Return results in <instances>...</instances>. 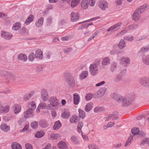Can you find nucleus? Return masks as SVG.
Returning <instances> with one entry per match:
<instances>
[{
	"instance_id": "obj_22",
	"label": "nucleus",
	"mask_w": 149,
	"mask_h": 149,
	"mask_svg": "<svg viewBox=\"0 0 149 149\" xmlns=\"http://www.w3.org/2000/svg\"><path fill=\"white\" fill-rule=\"evenodd\" d=\"M12 149H22V147L20 144L14 142L11 145Z\"/></svg>"
},
{
	"instance_id": "obj_3",
	"label": "nucleus",
	"mask_w": 149,
	"mask_h": 149,
	"mask_svg": "<svg viewBox=\"0 0 149 149\" xmlns=\"http://www.w3.org/2000/svg\"><path fill=\"white\" fill-rule=\"evenodd\" d=\"M58 100L55 97L52 96L50 97L48 100L49 103L47 107V109L53 110L55 107L58 105Z\"/></svg>"
},
{
	"instance_id": "obj_59",
	"label": "nucleus",
	"mask_w": 149,
	"mask_h": 149,
	"mask_svg": "<svg viewBox=\"0 0 149 149\" xmlns=\"http://www.w3.org/2000/svg\"><path fill=\"white\" fill-rule=\"evenodd\" d=\"M25 147L26 149H33L32 146L29 143H26L25 144Z\"/></svg>"
},
{
	"instance_id": "obj_54",
	"label": "nucleus",
	"mask_w": 149,
	"mask_h": 149,
	"mask_svg": "<svg viewBox=\"0 0 149 149\" xmlns=\"http://www.w3.org/2000/svg\"><path fill=\"white\" fill-rule=\"evenodd\" d=\"M149 142V139L147 138H145L142 140L141 143V144L143 145L145 144H147Z\"/></svg>"
},
{
	"instance_id": "obj_39",
	"label": "nucleus",
	"mask_w": 149,
	"mask_h": 149,
	"mask_svg": "<svg viewBox=\"0 0 149 149\" xmlns=\"http://www.w3.org/2000/svg\"><path fill=\"white\" fill-rule=\"evenodd\" d=\"M45 132L43 131H40L37 132L35 134V137L37 138H40L42 137L44 135Z\"/></svg>"
},
{
	"instance_id": "obj_48",
	"label": "nucleus",
	"mask_w": 149,
	"mask_h": 149,
	"mask_svg": "<svg viewBox=\"0 0 149 149\" xmlns=\"http://www.w3.org/2000/svg\"><path fill=\"white\" fill-rule=\"evenodd\" d=\"M93 95L92 94L89 93L87 94L85 96V98L87 101L90 100L93 97Z\"/></svg>"
},
{
	"instance_id": "obj_16",
	"label": "nucleus",
	"mask_w": 149,
	"mask_h": 149,
	"mask_svg": "<svg viewBox=\"0 0 149 149\" xmlns=\"http://www.w3.org/2000/svg\"><path fill=\"white\" fill-rule=\"evenodd\" d=\"M58 146L60 149H68L67 144L63 141H60L58 143Z\"/></svg>"
},
{
	"instance_id": "obj_55",
	"label": "nucleus",
	"mask_w": 149,
	"mask_h": 149,
	"mask_svg": "<svg viewBox=\"0 0 149 149\" xmlns=\"http://www.w3.org/2000/svg\"><path fill=\"white\" fill-rule=\"evenodd\" d=\"M42 66L41 65H39L37 66L36 71L37 72H41L42 71Z\"/></svg>"
},
{
	"instance_id": "obj_49",
	"label": "nucleus",
	"mask_w": 149,
	"mask_h": 149,
	"mask_svg": "<svg viewBox=\"0 0 149 149\" xmlns=\"http://www.w3.org/2000/svg\"><path fill=\"white\" fill-rule=\"evenodd\" d=\"M72 49L71 47L67 48L65 49H64L63 50V52L66 54H68L70 52H71Z\"/></svg>"
},
{
	"instance_id": "obj_13",
	"label": "nucleus",
	"mask_w": 149,
	"mask_h": 149,
	"mask_svg": "<svg viewBox=\"0 0 149 149\" xmlns=\"http://www.w3.org/2000/svg\"><path fill=\"white\" fill-rule=\"evenodd\" d=\"M1 34V37L4 39L8 40L12 37V35L9 34L8 32L5 31H2Z\"/></svg>"
},
{
	"instance_id": "obj_46",
	"label": "nucleus",
	"mask_w": 149,
	"mask_h": 149,
	"mask_svg": "<svg viewBox=\"0 0 149 149\" xmlns=\"http://www.w3.org/2000/svg\"><path fill=\"white\" fill-rule=\"evenodd\" d=\"M38 125V123L37 122H33L31 124V127L33 129H36Z\"/></svg>"
},
{
	"instance_id": "obj_4",
	"label": "nucleus",
	"mask_w": 149,
	"mask_h": 149,
	"mask_svg": "<svg viewBox=\"0 0 149 149\" xmlns=\"http://www.w3.org/2000/svg\"><path fill=\"white\" fill-rule=\"evenodd\" d=\"M134 100L133 96H131L130 97H123L122 101V105L127 106L130 105Z\"/></svg>"
},
{
	"instance_id": "obj_28",
	"label": "nucleus",
	"mask_w": 149,
	"mask_h": 149,
	"mask_svg": "<svg viewBox=\"0 0 149 149\" xmlns=\"http://www.w3.org/2000/svg\"><path fill=\"white\" fill-rule=\"evenodd\" d=\"M14 112L15 114H18L21 111V107L19 105H15L14 106Z\"/></svg>"
},
{
	"instance_id": "obj_37",
	"label": "nucleus",
	"mask_w": 149,
	"mask_h": 149,
	"mask_svg": "<svg viewBox=\"0 0 149 149\" xmlns=\"http://www.w3.org/2000/svg\"><path fill=\"white\" fill-rule=\"evenodd\" d=\"M43 18L41 17L38 20L37 22H36V25L37 26L40 27L43 24Z\"/></svg>"
},
{
	"instance_id": "obj_58",
	"label": "nucleus",
	"mask_w": 149,
	"mask_h": 149,
	"mask_svg": "<svg viewBox=\"0 0 149 149\" xmlns=\"http://www.w3.org/2000/svg\"><path fill=\"white\" fill-rule=\"evenodd\" d=\"M97 34V33L95 32L93 34L92 36L89 38L88 40V41H90L93 39L95 36H96Z\"/></svg>"
},
{
	"instance_id": "obj_36",
	"label": "nucleus",
	"mask_w": 149,
	"mask_h": 149,
	"mask_svg": "<svg viewBox=\"0 0 149 149\" xmlns=\"http://www.w3.org/2000/svg\"><path fill=\"white\" fill-rule=\"evenodd\" d=\"M117 63L116 62H113L111 64L110 70L111 72H113L117 68Z\"/></svg>"
},
{
	"instance_id": "obj_24",
	"label": "nucleus",
	"mask_w": 149,
	"mask_h": 149,
	"mask_svg": "<svg viewBox=\"0 0 149 149\" xmlns=\"http://www.w3.org/2000/svg\"><path fill=\"white\" fill-rule=\"evenodd\" d=\"M61 126V123L59 121H57L55 123L53 129L54 130H56L59 129Z\"/></svg>"
},
{
	"instance_id": "obj_2",
	"label": "nucleus",
	"mask_w": 149,
	"mask_h": 149,
	"mask_svg": "<svg viewBox=\"0 0 149 149\" xmlns=\"http://www.w3.org/2000/svg\"><path fill=\"white\" fill-rule=\"evenodd\" d=\"M31 108H29L24 113V117L25 118H31L34 116L33 110L35 109L36 106L34 102L33 101L31 102Z\"/></svg>"
},
{
	"instance_id": "obj_35",
	"label": "nucleus",
	"mask_w": 149,
	"mask_h": 149,
	"mask_svg": "<svg viewBox=\"0 0 149 149\" xmlns=\"http://www.w3.org/2000/svg\"><path fill=\"white\" fill-rule=\"evenodd\" d=\"M146 8L147 6H141L138 9H136V10H137L139 13L141 14L146 10Z\"/></svg>"
},
{
	"instance_id": "obj_14",
	"label": "nucleus",
	"mask_w": 149,
	"mask_h": 149,
	"mask_svg": "<svg viewBox=\"0 0 149 149\" xmlns=\"http://www.w3.org/2000/svg\"><path fill=\"white\" fill-rule=\"evenodd\" d=\"M140 14L139 13L137 10L136 9L133 15L132 16V19L135 21L138 20L140 17Z\"/></svg>"
},
{
	"instance_id": "obj_20",
	"label": "nucleus",
	"mask_w": 149,
	"mask_h": 149,
	"mask_svg": "<svg viewBox=\"0 0 149 149\" xmlns=\"http://www.w3.org/2000/svg\"><path fill=\"white\" fill-rule=\"evenodd\" d=\"M40 126L42 128H45L47 127L48 125L47 121L45 120H42L39 123Z\"/></svg>"
},
{
	"instance_id": "obj_21",
	"label": "nucleus",
	"mask_w": 149,
	"mask_h": 149,
	"mask_svg": "<svg viewBox=\"0 0 149 149\" xmlns=\"http://www.w3.org/2000/svg\"><path fill=\"white\" fill-rule=\"evenodd\" d=\"M21 28V24L20 23L17 22L16 23L13 24L12 29L15 31H17Z\"/></svg>"
},
{
	"instance_id": "obj_42",
	"label": "nucleus",
	"mask_w": 149,
	"mask_h": 149,
	"mask_svg": "<svg viewBox=\"0 0 149 149\" xmlns=\"http://www.w3.org/2000/svg\"><path fill=\"white\" fill-rule=\"evenodd\" d=\"M133 139V136H130L128 138L125 144V146H129L131 143V141Z\"/></svg>"
},
{
	"instance_id": "obj_32",
	"label": "nucleus",
	"mask_w": 149,
	"mask_h": 149,
	"mask_svg": "<svg viewBox=\"0 0 149 149\" xmlns=\"http://www.w3.org/2000/svg\"><path fill=\"white\" fill-rule=\"evenodd\" d=\"M106 90V88L105 87L103 88L102 89L99 90L97 92V95H98V97H101L105 93V91Z\"/></svg>"
},
{
	"instance_id": "obj_57",
	"label": "nucleus",
	"mask_w": 149,
	"mask_h": 149,
	"mask_svg": "<svg viewBox=\"0 0 149 149\" xmlns=\"http://www.w3.org/2000/svg\"><path fill=\"white\" fill-rule=\"evenodd\" d=\"M129 27L130 29H135L138 27V24H133L130 26Z\"/></svg>"
},
{
	"instance_id": "obj_17",
	"label": "nucleus",
	"mask_w": 149,
	"mask_h": 149,
	"mask_svg": "<svg viewBox=\"0 0 149 149\" xmlns=\"http://www.w3.org/2000/svg\"><path fill=\"white\" fill-rule=\"evenodd\" d=\"M142 61L145 65H149V55H143L142 57Z\"/></svg>"
},
{
	"instance_id": "obj_51",
	"label": "nucleus",
	"mask_w": 149,
	"mask_h": 149,
	"mask_svg": "<svg viewBox=\"0 0 149 149\" xmlns=\"http://www.w3.org/2000/svg\"><path fill=\"white\" fill-rule=\"evenodd\" d=\"M122 79V76L120 74L117 75L114 79V81L118 82L121 80Z\"/></svg>"
},
{
	"instance_id": "obj_44",
	"label": "nucleus",
	"mask_w": 149,
	"mask_h": 149,
	"mask_svg": "<svg viewBox=\"0 0 149 149\" xmlns=\"http://www.w3.org/2000/svg\"><path fill=\"white\" fill-rule=\"evenodd\" d=\"M35 57V54L33 52H31L29 56L28 59L30 61H33Z\"/></svg>"
},
{
	"instance_id": "obj_45",
	"label": "nucleus",
	"mask_w": 149,
	"mask_h": 149,
	"mask_svg": "<svg viewBox=\"0 0 149 149\" xmlns=\"http://www.w3.org/2000/svg\"><path fill=\"white\" fill-rule=\"evenodd\" d=\"M33 93H32L25 94L24 97V100H28L33 95Z\"/></svg>"
},
{
	"instance_id": "obj_47",
	"label": "nucleus",
	"mask_w": 149,
	"mask_h": 149,
	"mask_svg": "<svg viewBox=\"0 0 149 149\" xmlns=\"http://www.w3.org/2000/svg\"><path fill=\"white\" fill-rule=\"evenodd\" d=\"M47 106L46 104L45 103H40L38 106V107L39 109H45V108L47 109Z\"/></svg>"
},
{
	"instance_id": "obj_40",
	"label": "nucleus",
	"mask_w": 149,
	"mask_h": 149,
	"mask_svg": "<svg viewBox=\"0 0 149 149\" xmlns=\"http://www.w3.org/2000/svg\"><path fill=\"white\" fill-rule=\"evenodd\" d=\"M104 109L103 107H96L94 109V112L95 113H99L104 111Z\"/></svg>"
},
{
	"instance_id": "obj_41",
	"label": "nucleus",
	"mask_w": 149,
	"mask_h": 149,
	"mask_svg": "<svg viewBox=\"0 0 149 149\" xmlns=\"http://www.w3.org/2000/svg\"><path fill=\"white\" fill-rule=\"evenodd\" d=\"M80 0H72L71 4L72 8H74L80 2Z\"/></svg>"
},
{
	"instance_id": "obj_1",
	"label": "nucleus",
	"mask_w": 149,
	"mask_h": 149,
	"mask_svg": "<svg viewBox=\"0 0 149 149\" xmlns=\"http://www.w3.org/2000/svg\"><path fill=\"white\" fill-rule=\"evenodd\" d=\"M64 77L65 81L68 85L71 88L74 87L75 85V81L72 75L68 72H65Z\"/></svg>"
},
{
	"instance_id": "obj_30",
	"label": "nucleus",
	"mask_w": 149,
	"mask_h": 149,
	"mask_svg": "<svg viewBox=\"0 0 149 149\" xmlns=\"http://www.w3.org/2000/svg\"><path fill=\"white\" fill-rule=\"evenodd\" d=\"M149 50V45L142 47L139 51V53H143L146 52Z\"/></svg>"
},
{
	"instance_id": "obj_60",
	"label": "nucleus",
	"mask_w": 149,
	"mask_h": 149,
	"mask_svg": "<svg viewBox=\"0 0 149 149\" xmlns=\"http://www.w3.org/2000/svg\"><path fill=\"white\" fill-rule=\"evenodd\" d=\"M7 15L5 13L0 12V17L3 19L6 18Z\"/></svg>"
},
{
	"instance_id": "obj_19",
	"label": "nucleus",
	"mask_w": 149,
	"mask_h": 149,
	"mask_svg": "<svg viewBox=\"0 0 149 149\" xmlns=\"http://www.w3.org/2000/svg\"><path fill=\"white\" fill-rule=\"evenodd\" d=\"M81 6L83 9H87L88 6V1L87 0H82L81 2Z\"/></svg>"
},
{
	"instance_id": "obj_64",
	"label": "nucleus",
	"mask_w": 149,
	"mask_h": 149,
	"mask_svg": "<svg viewBox=\"0 0 149 149\" xmlns=\"http://www.w3.org/2000/svg\"><path fill=\"white\" fill-rule=\"evenodd\" d=\"M52 18L51 16L48 17L47 19V22L48 24H50L52 23Z\"/></svg>"
},
{
	"instance_id": "obj_8",
	"label": "nucleus",
	"mask_w": 149,
	"mask_h": 149,
	"mask_svg": "<svg viewBox=\"0 0 149 149\" xmlns=\"http://www.w3.org/2000/svg\"><path fill=\"white\" fill-rule=\"evenodd\" d=\"M111 97L113 99L119 102H122L123 97V96L115 93L111 95Z\"/></svg>"
},
{
	"instance_id": "obj_29",
	"label": "nucleus",
	"mask_w": 149,
	"mask_h": 149,
	"mask_svg": "<svg viewBox=\"0 0 149 149\" xmlns=\"http://www.w3.org/2000/svg\"><path fill=\"white\" fill-rule=\"evenodd\" d=\"M70 116V112L68 111H65L61 115V117L64 118H68Z\"/></svg>"
},
{
	"instance_id": "obj_15",
	"label": "nucleus",
	"mask_w": 149,
	"mask_h": 149,
	"mask_svg": "<svg viewBox=\"0 0 149 149\" xmlns=\"http://www.w3.org/2000/svg\"><path fill=\"white\" fill-rule=\"evenodd\" d=\"M73 96L74 103L75 105H77L79 102V96L77 93H75L74 94Z\"/></svg>"
},
{
	"instance_id": "obj_63",
	"label": "nucleus",
	"mask_w": 149,
	"mask_h": 149,
	"mask_svg": "<svg viewBox=\"0 0 149 149\" xmlns=\"http://www.w3.org/2000/svg\"><path fill=\"white\" fill-rule=\"evenodd\" d=\"M95 0H89V3L90 6H93L95 4Z\"/></svg>"
},
{
	"instance_id": "obj_38",
	"label": "nucleus",
	"mask_w": 149,
	"mask_h": 149,
	"mask_svg": "<svg viewBox=\"0 0 149 149\" xmlns=\"http://www.w3.org/2000/svg\"><path fill=\"white\" fill-rule=\"evenodd\" d=\"M125 46L126 44L125 42L123 39H121L120 40V42L118 45V46L120 49L123 48Z\"/></svg>"
},
{
	"instance_id": "obj_9",
	"label": "nucleus",
	"mask_w": 149,
	"mask_h": 149,
	"mask_svg": "<svg viewBox=\"0 0 149 149\" xmlns=\"http://www.w3.org/2000/svg\"><path fill=\"white\" fill-rule=\"evenodd\" d=\"M71 21L72 22H76L79 18V14L77 13L72 12L70 15Z\"/></svg>"
},
{
	"instance_id": "obj_62",
	"label": "nucleus",
	"mask_w": 149,
	"mask_h": 149,
	"mask_svg": "<svg viewBox=\"0 0 149 149\" xmlns=\"http://www.w3.org/2000/svg\"><path fill=\"white\" fill-rule=\"evenodd\" d=\"M60 137V135L56 133L53 135V138L54 139H59Z\"/></svg>"
},
{
	"instance_id": "obj_33",
	"label": "nucleus",
	"mask_w": 149,
	"mask_h": 149,
	"mask_svg": "<svg viewBox=\"0 0 149 149\" xmlns=\"http://www.w3.org/2000/svg\"><path fill=\"white\" fill-rule=\"evenodd\" d=\"M88 74V72L87 71H83L80 75V79H83L87 77Z\"/></svg>"
},
{
	"instance_id": "obj_61",
	"label": "nucleus",
	"mask_w": 149,
	"mask_h": 149,
	"mask_svg": "<svg viewBox=\"0 0 149 149\" xmlns=\"http://www.w3.org/2000/svg\"><path fill=\"white\" fill-rule=\"evenodd\" d=\"M87 27H88V26L87 24H83L79 26L78 29V30L82 29L84 28H86Z\"/></svg>"
},
{
	"instance_id": "obj_6",
	"label": "nucleus",
	"mask_w": 149,
	"mask_h": 149,
	"mask_svg": "<svg viewBox=\"0 0 149 149\" xmlns=\"http://www.w3.org/2000/svg\"><path fill=\"white\" fill-rule=\"evenodd\" d=\"M140 84L146 86H149V78L142 77L140 78L139 80Z\"/></svg>"
},
{
	"instance_id": "obj_50",
	"label": "nucleus",
	"mask_w": 149,
	"mask_h": 149,
	"mask_svg": "<svg viewBox=\"0 0 149 149\" xmlns=\"http://www.w3.org/2000/svg\"><path fill=\"white\" fill-rule=\"evenodd\" d=\"M89 149H98L97 147L94 144H91L88 146Z\"/></svg>"
},
{
	"instance_id": "obj_53",
	"label": "nucleus",
	"mask_w": 149,
	"mask_h": 149,
	"mask_svg": "<svg viewBox=\"0 0 149 149\" xmlns=\"http://www.w3.org/2000/svg\"><path fill=\"white\" fill-rule=\"evenodd\" d=\"M10 109V107L8 106H6L3 108L2 111L4 113H6Z\"/></svg>"
},
{
	"instance_id": "obj_7",
	"label": "nucleus",
	"mask_w": 149,
	"mask_h": 149,
	"mask_svg": "<svg viewBox=\"0 0 149 149\" xmlns=\"http://www.w3.org/2000/svg\"><path fill=\"white\" fill-rule=\"evenodd\" d=\"M98 6L102 10H105L108 8L107 3L104 0H100L99 1Z\"/></svg>"
},
{
	"instance_id": "obj_27",
	"label": "nucleus",
	"mask_w": 149,
	"mask_h": 149,
	"mask_svg": "<svg viewBox=\"0 0 149 149\" xmlns=\"http://www.w3.org/2000/svg\"><path fill=\"white\" fill-rule=\"evenodd\" d=\"M33 15H29L26 19L25 23L26 24V25H28L33 21Z\"/></svg>"
},
{
	"instance_id": "obj_23",
	"label": "nucleus",
	"mask_w": 149,
	"mask_h": 149,
	"mask_svg": "<svg viewBox=\"0 0 149 149\" xmlns=\"http://www.w3.org/2000/svg\"><path fill=\"white\" fill-rule=\"evenodd\" d=\"M121 62L122 63L125 62L126 63L128 64L130 62V59L128 57L125 56L122 57L120 59Z\"/></svg>"
},
{
	"instance_id": "obj_11",
	"label": "nucleus",
	"mask_w": 149,
	"mask_h": 149,
	"mask_svg": "<svg viewBox=\"0 0 149 149\" xmlns=\"http://www.w3.org/2000/svg\"><path fill=\"white\" fill-rule=\"evenodd\" d=\"M1 129L5 132H7L10 130V127L5 123L2 124L0 126Z\"/></svg>"
},
{
	"instance_id": "obj_12",
	"label": "nucleus",
	"mask_w": 149,
	"mask_h": 149,
	"mask_svg": "<svg viewBox=\"0 0 149 149\" xmlns=\"http://www.w3.org/2000/svg\"><path fill=\"white\" fill-rule=\"evenodd\" d=\"M36 57L39 59H41L43 58L42 52L40 49H38L36 52Z\"/></svg>"
},
{
	"instance_id": "obj_31",
	"label": "nucleus",
	"mask_w": 149,
	"mask_h": 149,
	"mask_svg": "<svg viewBox=\"0 0 149 149\" xmlns=\"http://www.w3.org/2000/svg\"><path fill=\"white\" fill-rule=\"evenodd\" d=\"M78 112L79 117L82 119L84 118L86 116L85 112L81 109H78Z\"/></svg>"
},
{
	"instance_id": "obj_10",
	"label": "nucleus",
	"mask_w": 149,
	"mask_h": 149,
	"mask_svg": "<svg viewBox=\"0 0 149 149\" xmlns=\"http://www.w3.org/2000/svg\"><path fill=\"white\" fill-rule=\"evenodd\" d=\"M41 97L42 99L45 101L48 99V93L47 91L45 89H42L41 92Z\"/></svg>"
},
{
	"instance_id": "obj_34",
	"label": "nucleus",
	"mask_w": 149,
	"mask_h": 149,
	"mask_svg": "<svg viewBox=\"0 0 149 149\" xmlns=\"http://www.w3.org/2000/svg\"><path fill=\"white\" fill-rule=\"evenodd\" d=\"M110 59L108 57L104 58L102 60V63L103 65H108L110 63Z\"/></svg>"
},
{
	"instance_id": "obj_25",
	"label": "nucleus",
	"mask_w": 149,
	"mask_h": 149,
	"mask_svg": "<svg viewBox=\"0 0 149 149\" xmlns=\"http://www.w3.org/2000/svg\"><path fill=\"white\" fill-rule=\"evenodd\" d=\"M74 144H78L79 143V141L77 138V136H72L70 138Z\"/></svg>"
},
{
	"instance_id": "obj_18",
	"label": "nucleus",
	"mask_w": 149,
	"mask_h": 149,
	"mask_svg": "<svg viewBox=\"0 0 149 149\" xmlns=\"http://www.w3.org/2000/svg\"><path fill=\"white\" fill-rule=\"evenodd\" d=\"M18 59L20 60H22L23 61H26L27 59V57L24 54H20L18 56Z\"/></svg>"
},
{
	"instance_id": "obj_52",
	"label": "nucleus",
	"mask_w": 149,
	"mask_h": 149,
	"mask_svg": "<svg viewBox=\"0 0 149 149\" xmlns=\"http://www.w3.org/2000/svg\"><path fill=\"white\" fill-rule=\"evenodd\" d=\"M134 38L133 36L130 37V36H125L123 38L124 40H128L129 41H131L133 40Z\"/></svg>"
},
{
	"instance_id": "obj_5",
	"label": "nucleus",
	"mask_w": 149,
	"mask_h": 149,
	"mask_svg": "<svg viewBox=\"0 0 149 149\" xmlns=\"http://www.w3.org/2000/svg\"><path fill=\"white\" fill-rule=\"evenodd\" d=\"M98 64L97 63H93L91 65L89 69L90 72L92 75L95 76L98 73Z\"/></svg>"
},
{
	"instance_id": "obj_43",
	"label": "nucleus",
	"mask_w": 149,
	"mask_h": 149,
	"mask_svg": "<svg viewBox=\"0 0 149 149\" xmlns=\"http://www.w3.org/2000/svg\"><path fill=\"white\" fill-rule=\"evenodd\" d=\"M139 132V129L138 127H134L131 130L132 133L134 135L138 134Z\"/></svg>"
},
{
	"instance_id": "obj_56",
	"label": "nucleus",
	"mask_w": 149,
	"mask_h": 149,
	"mask_svg": "<svg viewBox=\"0 0 149 149\" xmlns=\"http://www.w3.org/2000/svg\"><path fill=\"white\" fill-rule=\"evenodd\" d=\"M118 114V112L117 111H115L113 113L111 114H109L108 117V118L109 119L110 118H111L115 116H116Z\"/></svg>"
},
{
	"instance_id": "obj_26",
	"label": "nucleus",
	"mask_w": 149,
	"mask_h": 149,
	"mask_svg": "<svg viewBox=\"0 0 149 149\" xmlns=\"http://www.w3.org/2000/svg\"><path fill=\"white\" fill-rule=\"evenodd\" d=\"M93 103L91 102H89L85 107V110L86 112L89 111L92 109L93 107Z\"/></svg>"
}]
</instances>
